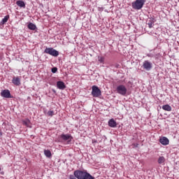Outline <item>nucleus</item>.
<instances>
[{"instance_id":"obj_16","label":"nucleus","mask_w":179,"mask_h":179,"mask_svg":"<svg viewBox=\"0 0 179 179\" xmlns=\"http://www.w3.org/2000/svg\"><path fill=\"white\" fill-rule=\"evenodd\" d=\"M8 20H9V15H6L2 20L0 22V25L3 26V24H5V23L8 22Z\"/></svg>"},{"instance_id":"obj_8","label":"nucleus","mask_w":179,"mask_h":179,"mask_svg":"<svg viewBox=\"0 0 179 179\" xmlns=\"http://www.w3.org/2000/svg\"><path fill=\"white\" fill-rule=\"evenodd\" d=\"M1 96V97H5V99H12V95L10 94V91H9V90H2Z\"/></svg>"},{"instance_id":"obj_28","label":"nucleus","mask_w":179,"mask_h":179,"mask_svg":"<svg viewBox=\"0 0 179 179\" xmlns=\"http://www.w3.org/2000/svg\"><path fill=\"white\" fill-rule=\"evenodd\" d=\"M178 16L179 17V12L178 13Z\"/></svg>"},{"instance_id":"obj_13","label":"nucleus","mask_w":179,"mask_h":179,"mask_svg":"<svg viewBox=\"0 0 179 179\" xmlns=\"http://www.w3.org/2000/svg\"><path fill=\"white\" fill-rule=\"evenodd\" d=\"M23 125L27 127V128H31V123L29 119H25L22 121Z\"/></svg>"},{"instance_id":"obj_22","label":"nucleus","mask_w":179,"mask_h":179,"mask_svg":"<svg viewBox=\"0 0 179 179\" xmlns=\"http://www.w3.org/2000/svg\"><path fill=\"white\" fill-rule=\"evenodd\" d=\"M48 115L49 117H52V115H54V110H49V111L48 112Z\"/></svg>"},{"instance_id":"obj_17","label":"nucleus","mask_w":179,"mask_h":179,"mask_svg":"<svg viewBox=\"0 0 179 179\" xmlns=\"http://www.w3.org/2000/svg\"><path fill=\"white\" fill-rule=\"evenodd\" d=\"M158 164H164L165 162H166V158H164V157H159L158 158Z\"/></svg>"},{"instance_id":"obj_10","label":"nucleus","mask_w":179,"mask_h":179,"mask_svg":"<svg viewBox=\"0 0 179 179\" xmlns=\"http://www.w3.org/2000/svg\"><path fill=\"white\" fill-rule=\"evenodd\" d=\"M12 83L15 86H20L22 83H20V78L19 77H13L12 80Z\"/></svg>"},{"instance_id":"obj_26","label":"nucleus","mask_w":179,"mask_h":179,"mask_svg":"<svg viewBox=\"0 0 179 179\" xmlns=\"http://www.w3.org/2000/svg\"><path fill=\"white\" fill-rule=\"evenodd\" d=\"M52 92H54V93H56L57 92L55 91V90H52Z\"/></svg>"},{"instance_id":"obj_3","label":"nucleus","mask_w":179,"mask_h":179,"mask_svg":"<svg viewBox=\"0 0 179 179\" xmlns=\"http://www.w3.org/2000/svg\"><path fill=\"white\" fill-rule=\"evenodd\" d=\"M116 92L118 94H120L121 96H127V92H128V90L127 89V87L124 85H120L116 87Z\"/></svg>"},{"instance_id":"obj_1","label":"nucleus","mask_w":179,"mask_h":179,"mask_svg":"<svg viewBox=\"0 0 179 179\" xmlns=\"http://www.w3.org/2000/svg\"><path fill=\"white\" fill-rule=\"evenodd\" d=\"M69 179H94L87 171L76 170L73 172V175H70Z\"/></svg>"},{"instance_id":"obj_5","label":"nucleus","mask_w":179,"mask_h":179,"mask_svg":"<svg viewBox=\"0 0 179 179\" xmlns=\"http://www.w3.org/2000/svg\"><path fill=\"white\" fill-rule=\"evenodd\" d=\"M91 94L93 97H100L101 96V90L99 89V87L93 85L92 87Z\"/></svg>"},{"instance_id":"obj_23","label":"nucleus","mask_w":179,"mask_h":179,"mask_svg":"<svg viewBox=\"0 0 179 179\" xmlns=\"http://www.w3.org/2000/svg\"><path fill=\"white\" fill-rule=\"evenodd\" d=\"M52 73H57V71H58V69L57 67H53L51 69Z\"/></svg>"},{"instance_id":"obj_12","label":"nucleus","mask_w":179,"mask_h":179,"mask_svg":"<svg viewBox=\"0 0 179 179\" xmlns=\"http://www.w3.org/2000/svg\"><path fill=\"white\" fill-rule=\"evenodd\" d=\"M159 142L162 143V145H164V146H166V145H169V138L166 137H162L159 138Z\"/></svg>"},{"instance_id":"obj_7","label":"nucleus","mask_w":179,"mask_h":179,"mask_svg":"<svg viewBox=\"0 0 179 179\" xmlns=\"http://www.w3.org/2000/svg\"><path fill=\"white\" fill-rule=\"evenodd\" d=\"M143 68L145 69V71H150V69L153 68V64L148 60H145L143 63Z\"/></svg>"},{"instance_id":"obj_19","label":"nucleus","mask_w":179,"mask_h":179,"mask_svg":"<svg viewBox=\"0 0 179 179\" xmlns=\"http://www.w3.org/2000/svg\"><path fill=\"white\" fill-rule=\"evenodd\" d=\"M44 155L45 156H46V157H51L52 155H51V151H50V150H44Z\"/></svg>"},{"instance_id":"obj_2","label":"nucleus","mask_w":179,"mask_h":179,"mask_svg":"<svg viewBox=\"0 0 179 179\" xmlns=\"http://www.w3.org/2000/svg\"><path fill=\"white\" fill-rule=\"evenodd\" d=\"M145 2L146 0H136L131 3L132 8L135 9V10H141V9L143 8V5H145Z\"/></svg>"},{"instance_id":"obj_29","label":"nucleus","mask_w":179,"mask_h":179,"mask_svg":"<svg viewBox=\"0 0 179 179\" xmlns=\"http://www.w3.org/2000/svg\"><path fill=\"white\" fill-rule=\"evenodd\" d=\"M0 171H1V168H0Z\"/></svg>"},{"instance_id":"obj_6","label":"nucleus","mask_w":179,"mask_h":179,"mask_svg":"<svg viewBox=\"0 0 179 179\" xmlns=\"http://www.w3.org/2000/svg\"><path fill=\"white\" fill-rule=\"evenodd\" d=\"M60 138L64 142H67L68 145H69V143L72 142V139H73V137H72L71 134H62L60 135Z\"/></svg>"},{"instance_id":"obj_18","label":"nucleus","mask_w":179,"mask_h":179,"mask_svg":"<svg viewBox=\"0 0 179 179\" xmlns=\"http://www.w3.org/2000/svg\"><path fill=\"white\" fill-rule=\"evenodd\" d=\"M162 109H164L165 111H171V106L169 104L164 105L162 106Z\"/></svg>"},{"instance_id":"obj_9","label":"nucleus","mask_w":179,"mask_h":179,"mask_svg":"<svg viewBox=\"0 0 179 179\" xmlns=\"http://www.w3.org/2000/svg\"><path fill=\"white\" fill-rule=\"evenodd\" d=\"M57 89H59V90H64V89H66V85L64 81H57Z\"/></svg>"},{"instance_id":"obj_15","label":"nucleus","mask_w":179,"mask_h":179,"mask_svg":"<svg viewBox=\"0 0 179 179\" xmlns=\"http://www.w3.org/2000/svg\"><path fill=\"white\" fill-rule=\"evenodd\" d=\"M27 27L29 30H37V26H36V24H33L32 22H29L27 24Z\"/></svg>"},{"instance_id":"obj_21","label":"nucleus","mask_w":179,"mask_h":179,"mask_svg":"<svg viewBox=\"0 0 179 179\" xmlns=\"http://www.w3.org/2000/svg\"><path fill=\"white\" fill-rule=\"evenodd\" d=\"M98 61L99 62H100L101 64H103V62H104V57H98Z\"/></svg>"},{"instance_id":"obj_27","label":"nucleus","mask_w":179,"mask_h":179,"mask_svg":"<svg viewBox=\"0 0 179 179\" xmlns=\"http://www.w3.org/2000/svg\"><path fill=\"white\" fill-rule=\"evenodd\" d=\"M0 136H2V133L0 131Z\"/></svg>"},{"instance_id":"obj_24","label":"nucleus","mask_w":179,"mask_h":179,"mask_svg":"<svg viewBox=\"0 0 179 179\" xmlns=\"http://www.w3.org/2000/svg\"><path fill=\"white\" fill-rule=\"evenodd\" d=\"M115 68L118 69V68H121V66L120 64H115Z\"/></svg>"},{"instance_id":"obj_25","label":"nucleus","mask_w":179,"mask_h":179,"mask_svg":"<svg viewBox=\"0 0 179 179\" xmlns=\"http://www.w3.org/2000/svg\"><path fill=\"white\" fill-rule=\"evenodd\" d=\"M147 57H152V55L150 54H148Z\"/></svg>"},{"instance_id":"obj_11","label":"nucleus","mask_w":179,"mask_h":179,"mask_svg":"<svg viewBox=\"0 0 179 179\" xmlns=\"http://www.w3.org/2000/svg\"><path fill=\"white\" fill-rule=\"evenodd\" d=\"M108 124L110 128H115L117 127V122L112 118L108 120Z\"/></svg>"},{"instance_id":"obj_14","label":"nucleus","mask_w":179,"mask_h":179,"mask_svg":"<svg viewBox=\"0 0 179 179\" xmlns=\"http://www.w3.org/2000/svg\"><path fill=\"white\" fill-rule=\"evenodd\" d=\"M16 5H17V6H19L20 8H26V3L22 0L17 1Z\"/></svg>"},{"instance_id":"obj_20","label":"nucleus","mask_w":179,"mask_h":179,"mask_svg":"<svg viewBox=\"0 0 179 179\" xmlns=\"http://www.w3.org/2000/svg\"><path fill=\"white\" fill-rule=\"evenodd\" d=\"M153 23L154 22L152 20L148 21V25L150 29H152V27H153Z\"/></svg>"},{"instance_id":"obj_4","label":"nucleus","mask_w":179,"mask_h":179,"mask_svg":"<svg viewBox=\"0 0 179 179\" xmlns=\"http://www.w3.org/2000/svg\"><path fill=\"white\" fill-rule=\"evenodd\" d=\"M45 54H49L52 57H58L59 55V52L52 48H46L44 50Z\"/></svg>"}]
</instances>
